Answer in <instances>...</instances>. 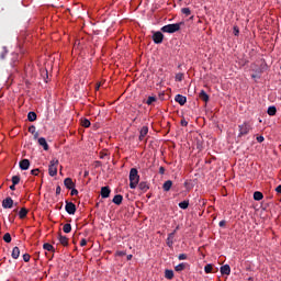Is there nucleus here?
I'll return each mask as SVG.
<instances>
[{
	"label": "nucleus",
	"mask_w": 281,
	"mask_h": 281,
	"mask_svg": "<svg viewBox=\"0 0 281 281\" xmlns=\"http://www.w3.org/2000/svg\"><path fill=\"white\" fill-rule=\"evenodd\" d=\"M139 184V172L136 168H132L130 170V188L131 190H135Z\"/></svg>",
	"instance_id": "obj_1"
},
{
	"label": "nucleus",
	"mask_w": 281,
	"mask_h": 281,
	"mask_svg": "<svg viewBox=\"0 0 281 281\" xmlns=\"http://www.w3.org/2000/svg\"><path fill=\"white\" fill-rule=\"evenodd\" d=\"M181 25H183V22L167 24L161 27V32H165L167 34H175V32H179V30H181Z\"/></svg>",
	"instance_id": "obj_2"
},
{
	"label": "nucleus",
	"mask_w": 281,
	"mask_h": 281,
	"mask_svg": "<svg viewBox=\"0 0 281 281\" xmlns=\"http://www.w3.org/2000/svg\"><path fill=\"white\" fill-rule=\"evenodd\" d=\"M48 175L49 177H56V175H58V159L54 158L50 160L48 166Z\"/></svg>",
	"instance_id": "obj_3"
},
{
	"label": "nucleus",
	"mask_w": 281,
	"mask_h": 281,
	"mask_svg": "<svg viewBox=\"0 0 281 281\" xmlns=\"http://www.w3.org/2000/svg\"><path fill=\"white\" fill-rule=\"evenodd\" d=\"M238 130H239L238 137L249 135V132L251 131V124H249V122H244L243 124L238 125Z\"/></svg>",
	"instance_id": "obj_4"
},
{
	"label": "nucleus",
	"mask_w": 281,
	"mask_h": 281,
	"mask_svg": "<svg viewBox=\"0 0 281 281\" xmlns=\"http://www.w3.org/2000/svg\"><path fill=\"white\" fill-rule=\"evenodd\" d=\"M13 206H14V200H12V198L8 196L2 201L3 210H12Z\"/></svg>",
	"instance_id": "obj_5"
},
{
	"label": "nucleus",
	"mask_w": 281,
	"mask_h": 281,
	"mask_svg": "<svg viewBox=\"0 0 281 281\" xmlns=\"http://www.w3.org/2000/svg\"><path fill=\"white\" fill-rule=\"evenodd\" d=\"M153 41L156 45H161L164 43V33L162 32H155L153 35Z\"/></svg>",
	"instance_id": "obj_6"
},
{
	"label": "nucleus",
	"mask_w": 281,
	"mask_h": 281,
	"mask_svg": "<svg viewBox=\"0 0 281 281\" xmlns=\"http://www.w3.org/2000/svg\"><path fill=\"white\" fill-rule=\"evenodd\" d=\"M65 210L67 214L74 215L76 214V204H74V202L66 201Z\"/></svg>",
	"instance_id": "obj_7"
},
{
	"label": "nucleus",
	"mask_w": 281,
	"mask_h": 281,
	"mask_svg": "<svg viewBox=\"0 0 281 281\" xmlns=\"http://www.w3.org/2000/svg\"><path fill=\"white\" fill-rule=\"evenodd\" d=\"M64 186L67 188V190H74L76 188V183H74V180L71 178H66L64 180Z\"/></svg>",
	"instance_id": "obj_8"
},
{
	"label": "nucleus",
	"mask_w": 281,
	"mask_h": 281,
	"mask_svg": "<svg viewBox=\"0 0 281 281\" xmlns=\"http://www.w3.org/2000/svg\"><path fill=\"white\" fill-rule=\"evenodd\" d=\"M147 135H148V126H143L140 128L139 136H138L139 142H144Z\"/></svg>",
	"instance_id": "obj_9"
},
{
	"label": "nucleus",
	"mask_w": 281,
	"mask_h": 281,
	"mask_svg": "<svg viewBox=\"0 0 281 281\" xmlns=\"http://www.w3.org/2000/svg\"><path fill=\"white\" fill-rule=\"evenodd\" d=\"M176 102H178V104H180V106H183L186 104V102H188V98H186L182 94H177L175 97Z\"/></svg>",
	"instance_id": "obj_10"
},
{
	"label": "nucleus",
	"mask_w": 281,
	"mask_h": 281,
	"mask_svg": "<svg viewBox=\"0 0 281 281\" xmlns=\"http://www.w3.org/2000/svg\"><path fill=\"white\" fill-rule=\"evenodd\" d=\"M101 196L102 199H109V196H111V189L109 187H102Z\"/></svg>",
	"instance_id": "obj_11"
},
{
	"label": "nucleus",
	"mask_w": 281,
	"mask_h": 281,
	"mask_svg": "<svg viewBox=\"0 0 281 281\" xmlns=\"http://www.w3.org/2000/svg\"><path fill=\"white\" fill-rule=\"evenodd\" d=\"M166 243H167V246H169V248L172 249V246L175 245V232L168 234Z\"/></svg>",
	"instance_id": "obj_12"
},
{
	"label": "nucleus",
	"mask_w": 281,
	"mask_h": 281,
	"mask_svg": "<svg viewBox=\"0 0 281 281\" xmlns=\"http://www.w3.org/2000/svg\"><path fill=\"white\" fill-rule=\"evenodd\" d=\"M220 271L222 276H229V273H232V268L229 267V265H224L221 267Z\"/></svg>",
	"instance_id": "obj_13"
},
{
	"label": "nucleus",
	"mask_w": 281,
	"mask_h": 281,
	"mask_svg": "<svg viewBox=\"0 0 281 281\" xmlns=\"http://www.w3.org/2000/svg\"><path fill=\"white\" fill-rule=\"evenodd\" d=\"M199 98L200 100H202V102H210V95L207 94V92H205V90L200 91Z\"/></svg>",
	"instance_id": "obj_14"
},
{
	"label": "nucleus",
	"mask_w": 281,
	"mask_h": 281,
	"mask_svg": "<svg viewBox=\"0 0 281 281\" xmlns=\"http://www.w3.org/2000/svg\"><path fill=\"white\" fill-rule=\"evenodd\" d=\"M21 256V249L19 247H13L11 257L13 258V260H19V257Z\"/></svg>",
	"instance_id": "obj_15"
},
{
	"label": "nucleus",
	"mask_w": 281,
	"mask_h": 281,
	"mask_svg": "<svg viewBox=\"0 0 281 281\" xmlns=\"http://www.w3.org/2000/svg\"><path fill=\"white\" fill-rule=\"evenodd\" d=\"M38 144L44 148V150H49V145L47 144V139L45 137L38 138Z\"/></svg>",
	"instance_id": "obj_16"
},
{
	"label": "nucleus",
	"mask_w": 281,
	"mask_h": 281,
	"mask_svg": "<svg viewBox=\"0 0 281 281\" xmlns=\"http://www.w3.org/2000/svg\"><path fill=\"white\" fill-rule=\"evenodd\" d=\"M171 188H172V180H167L164 182L162 184L164 192H170Z\"/></svg>",
	"instance_id": "obj_17"
},
{
	"label": "nucleus",
	"mask_w": 281,
	"mask_h": 281,
	"mask_svg": "<svg viewBox=\"0 0 281 281\" xmlns=\"http://www.w3.org/2000/svg\"><path fill=\"white\" fill-rule=\"evenodd\" d=\"M20 168L22 170H29L30 169V160L29 159H22L20 161Z\"/></svg>",
	"instance_id": "obj_18"
},
{
	"label": "nucleus",
	"mask_w": 281,
	"mask_h": 281,
	"mask_svg": "<svg viewBox=\"0 0 281 281\" xmlns=\"http://www.w3.org/2000/svg\"><path fill=\"white\" fill-rule=\"evenodd\" d=\"M138 189L142 192H148V190H150V187L148 186V182L142 181L140 183H138Z\"/></svg>",
	"instance_id": "obj_19"
},
{
	"label": "nucleus",
	"mask_w": 281,
	"mask_h": 281,
	"mask_svg": "<svg viewBox=\"0 0 281 281\" xmlns=\"http://www.w3.org/2000/svg\"><path fill=\"white\" fill-rule=\"evenodd\" d=\"M122 201H124V196H122V194H116L114 195L112 202L115 204V205H122Z\"/></svg>",
	"instance_id": "obj_20"
},
{
	"label": "nucleus",
	"mask_w": 281,
	"mask_h": 281,
	"mask_svg": "<svg viewBox=\"0 0 281 281\" xmlns=\"http://www.w3.org/2000/svg\"><path fill=\"white\" fill-rule=\"evenodd\" d=\"M58 240L64 247H67L69 245V238H67V236L59 235Z\"/></svg>",
	"instance_id": "obj_21"
},
{
	"label": "nucleus",
	"mask_w": 281,
	"mask_h": 281,
	"mask_svg": "<svg viewBox=\"0 0 281 281\" xmlns=\"http://www.w3.org/2000/svg\"><path fill=\"white\" fill-rule=\"evenodd\" d=\"M186 267H188V263L186 262L179 263L178 266L175 267V271L179 273L181 271H184Z\"/></svg>",
	"instance_id": "obj_22"
},
{
	"label": "nucleus",
	"mask_w": 281,
	"mask_h": 281,
	"mask_svg": "<svg viewBox=\"0 0 281 281\" xmlns=\"http://www.w3.org/2000/svg\"><path fill=\"white\" fill-rule=\"evenodd\" d=\"M268 115H276L278 113V109L276 108V105H271L268 108V111H267Z\"/></svg>",
	"instance_id": "obj_23"
},
{
	"label": "nucleus",
	"mask_w": 281,
	"mask_h": 281,
	"mask_svg": "<svg viewBox=\"0 0 281 281\" xmlns=\"http://www.w3.org/2000/svg\"><path fill=\"white\" fill-rule=\"evenodd\" d=\"M262 199H265V195L262 194V192L256 191V192L254 193V200H255V201H262Z\"/></svg>",
	"instance_id": "obj_24"
},
{
	"label": "nucleus",
	"mask_w": 281,
	"mask_h": 281,
	"mask_svg": "<svg viewBox=\"0 0 281 281\" xmlns=\"http://www.w3.org/2000/svg\"><path fill=\"white\" fill-rule=\"evenodd\" d=\"M178 205L181 210H188V207L190 206V201L184 200V201L180 202Z\"/></svg>",
	"instance_id": "obj_25"
},
{
	"label": "nucleus",
	"mask_w": 281,
	"mask_h": 281,
	"mask_svg": "<svg viewBox=\"0 0 281 281\" xmlns=\"http://www.w3.org/2000/svg\"><path fill=\"white\" fill-rule=\"evenodd\" d=\"M165 278L167 280H172V278H175V271H172V270H165Z\"/></svg>",
	"instance_id": "obj_26"
},
{
	"label": "nucleus",
	"mask_w": 281,
	"mask_h": 281,
	"mask_svg": "<svg viewBox=\"0 0 281 281\" xmlns=\"http://www.w3.org/2000/svg\"><path fill=\"white\" fill-rule=\"evenodd\" d=\"M36 117H37L36 112H29L27 114L29 122H36Z\"/></svg>",
	"instance_id": "obj_27"
},
{
	"label": "nucleus",
	"mask_w": 281,
	"mask_h": 281,
	"mask_svg": "<svg viewBox=\"0 0 281 281\" xmlns=\"http://www.w3.org/2000/svg\"><path fill=\"white\" fill-rule=\"evenodd\" d=\"M43 249H45V251H56V249H54V246L49 243L44 244Z\"/></svg>",
	"instance_id": "obj_28"
},
{
	"label": "nucleus",
	"mask_w": 281,
	"mask_h": 281,
	"mask_svg": "<svg viewBox=\"0 0 281 281\" xmlns=\"http://www.w3.org/2000/svg\"><path fill=\"white\" fill-rule=\"evenodd\" d=\"M11 181L13 186H19V183H21V176H13Z\"/></svg>",
	"instance_id": "obj_29"
},
{
	"label": "nucleus",
	"mask_w": 281,
	"mask_h": 281,
	"mask_svg": "<svg viewBox=\"0 0 281 281\" xmlns=\"http://www.w3.org/2000/svg\"><path fill=\"white\" fill-rule=\"evenodd\" d=\"M19 216H20V218H25L26 216H27V209H25V207H22L21 210H20V212H19Z\"/></svg>",
	"instance_id": "obj_30"
},
{
	"label": "nucleus",
	"mask_w": 281,
	"mask_h": 281,
	"mask_svg": "<svg viewBox=\"0 0 281 281\" xmlns=\"http://www.w3.org/2000/svg\"><path fill=\"white\" fill-rule=\"evenodd\" d=\"M63 232L65 234H70L71 233V224H65L63 227Z\"/></svg>",
	"instance_id": "obj_31"
},
{
	"label": "nucleus",
	"mask_w": 281,
	"mask_h": 281,
	"mask_svg": "<svg viewBox=\"0 0 281 281\" xmlns=\"http://www.w3.org/2000/svg\"><path fill=\"white\" fill-rule=\"evenodd\" d=\"M81 125L85 127V128H89V126H91V121H89L88 119H83L81 121Z\"/></svg>",
	"instance_id": "obj_32"
},
{
	"label": "nucleus",
	"mask_w": 281,
	"mask_h": 281,
	"mask_svg": "<svg viewBox=\"0 0 281 281\" xmlns=\"http://www.w3.org/2000/svg\"><path fill=\"white\" fill-rule=\"evenodd\" d=\"M3 240L4 243H12V235H10V233H5L3 235Z\"/></svg>",
	"instance_id": "obj_33"
},
{
	"label": "nucleus",
	"mask_w": 281,
	"mask_h": 281,
	"mask_svg": "<svg viewBox=\"0 0 281 281\" xmlns=\"http://www.w3.org/2000/svg\"><path fill=\"white\" fill-rule=\"evenodd\" d=\"M181 12L182 14H186V16H190V14H192V11L190 10V8H182Z\"/></svg>",
	"instance_id": "obj_34"
},
{
	"label": "nucleus",
	"mask_w": 281,
	"mask_h": 281,
	"mask_svg": "<svg viewBox=\"0 0 281 281\" xmlns=\"http://www.w3.org/2000/svg\"><path fill=\"white\" fill-rule=\"evenodd\" d=\"M153 102H157V97H148L146 104H148V106H150V104H153Z\"/></svg>",
	"instance_id": "obj_35"
},
{
	"label": "nucleus",
	"mask_w": 281,
	"mask_h": 281,
	"mask_svg": "<svg viewBox=\"0 0 281 281\" xmlns=\"http://www.w3.org/2000/svg\"><path fill=\"white\" fill-rule=\"evenodd\" d=\"M212 269H213L212 263H207V265L204 267L205 273H212Z\"/></svg>",
	"instance_id": "obj_36"
},
{
	"label": "nucleus",
	"mask_w": 281,
	"mask_h": 281,
	"mask_svg": "<svg viewBox=\"0 0 281 281\" xmlns=\"http://www.w3.org/2000/svg\"><path fill=\"white\" fill-rule=\"evenodd\" d=\"M183 80V72H178L177 75H176V81L177 82H181Z\"/></svg>",
	"instance_id": "obj_37"
},
{
	"label": "nucleus",
	"mask_w": 281,
	"mask_h": 281,
	"mask_svg": "<svg viewBox=\"0 0 281 281\" xmlns=\"http://www.w3.org/2000/svg\"><path fill=\"white\" fill-rule=\"evenodd\" d=\"M233 34L234 36H238L240 34V30L238 29V26L233 27Z\"/></svg>",
	"instance_id": "obj_38"
},
{
	"label": "nucleus",
	"mask_w": 281,
	"mask_h": 281,
	"mask_svg": "<svg viewBox=\"0 0 281 281\" xmlns=\"http://www.w3.org/2000/svg\"><path fill=\"white\" fill-rule=\"evenodd\" d=\"M29 133H31L32 135H34V133H36V126L31 125V126L29 127Z\"/></svg>",
	"instance_id": "obj_39"
},
{
	"label": "nucleus",
	"mask_w": 281,
	"mask_h": 281,
	"mask_svg": "<svg viewBox=\"0 0 281 281\" xmlns=\"http://www.w3.org/2000/svg\"><path fill=\"white\" fill-rule=\"evenodd\" d=\"M41 172L40 169H33L31 170V175H33L34 177H38V173Z\"/></svg>",
	"instance_id": "obj_40"
},
{
	"label": "nucleus",
	"mask_w": 281,
	"mask_h": 281,
	"mask_svg": "<svg viewBox=\"0 0 281 281\" xmlns=\"http://www.w3.org/2000/svg\"><path fill=\"white\" fill-rule=\"evenodd\" d=\"M71 191H70V195L71 196H78V191H77V189L76 188H72V189H70Z\"/></svg>",
	"instance_id": "obj_41"
},
{
	"label": "nucleus",
	"mask_w": 281,
	"mask_h": 281,
	"mask_svg": "<svg viewBox=\"0 0 281 281\" xmlns=\"http://www.w3.org/2000/svg\"><path fill=\"white\" fill-rule=\"evenodd\" d=\"M178 259H179V260H188V255H186V254H180V255L178 256Z\"/></svg>",
	"instance_id": "obj_42"
},
{
	"label": "nucleus",
	"mask_w": 281,
	"mask_h": 281,
	"mask_svg": "<svg viewBox=\"0 0 281 281\" xmlns=\"http://www.w3.org/2000/svg\"><path fill=\"white\" fill-rule=\"evenodd\" d=\"M5 54H8V50H5V48H3L2 52L0 53L1 60H3V58H5Z\"/></svg>",
	"instance_id": "obj_43"
},
{
	"label": "nucleus",
	"mask_w": 281,
	"mask_h": 281,
	"mask_svg": "<svg viewBox=\"0 0 281 281\" xmlns=\"http://www.w3.org/2000/svg\"><path fill=\"white\" fill-rule=\"evenodd\" d=\"M30 258H31L30 254H24L23 255L24 262H30Z\"/></svg>",
	"instance_id": "obj_44"
},
{
	"label": "nucleus",
	"mask_w": 281,
	"mask_h": 281,
	"mask_svg": "<svg viewBox=\"0 0 281 281\" xmlns=\"http://www.w3.org/2000/svg\"><path fill=\"white\" fill-rule=\"evenodd\" d=\"M257 142L262 144V142H265V136H257Z\"/></svg>",
	"instance_id": "obj_45"
},
{
	"label": "nucleus",
	"mask_w": 281,
	"mask_h": 281,
	"mask_svg": "<svg viewBox=\"0 0 281 281\" xmlns=\"http://www.w3.org/2000/svg\"><path fill=\"white\" fill-rule=\"evenodd\" d=\"M225 225H227V222L225 220H222L220 223H218V226L220 227H225Z\"/></svg>",
	"instance_id": "obj_46"
},
{
	"label": "nucleus",
	"mask_w": 281,
	"mask_h": 281,
	"mask_svg": "<svg viewBox=\"0 0 281 281\" xmlns=\"http://www.w3.org/2000/svg\"><path fill=\"white\" fill-rule=\"evenodd\" d=\"M159 175H166V168L159 167Z\"/></svg>",
	"instance_id": "obj_47"
},
{
	"label": "nucleus",
	"mask_w": 281,
	"mask_h": 281,
	"mask_svg": "<svg viewBox=\"0 0 281 281\" xmlns=\"http://www.w3.org/2000/svg\"><path fill=\"white\" fill-rule=\"evenodd\" d=\"M86 245H87V239H81L80 240V247H86Z\"/></svg>",
	"instance_id": "obj_48"
},
{
	"label": "nucleus",
	"mask_w": 281,
	"mask_h": 281,
	"mask_svg": "<svg viewBox=\"0 0 281 281\" xmlns=\"http://www.w3.org/2000/svg\"><path fill=\"white\" fill-rule=\"evenodd\" d=\"M180 124L181 126H188V121H186V119H182Z\"/></svg>",
	"instance_id": "obj_49"
},
{
	"label": "nucleus",
	"mask_w": 281,
	"mask_h": 281,
	"mask_svg": "<svg viewBox=\"0 0 281 281\" xmlns=\"http://www.w3.org/2000/svg\"><path fill=\"white\" fill-rule=\"evenodd\" d=\"M116 256H120V257L126 256V251H117V252H116Z\"/></svg>",
	"instance_id": "obj_50"
},
{
	"label": "nucleus",
	"mask_w": 281,
	"mask_h": 281,
	"mask_svg": "<svg viewBox=\"0 0 281 281\" xmlns=\"http://www.w3.org/2000/svg\"><path fill=\"white\" fill-rule=\"evenodd\" d=\"M276 192H278V194H281V184H279V186L276 188Z\"/></svg>",
	"instance_id": "obj_51"
},
{
	"label": "nucleus",
	"mask_w": 281,
	"mask_h": 281,
	"mask_svg": "<svg viewBox=\"0 0 281 281\" xmlns=\"http://www.w3.org/2000/svg\"><path fill=\"white\" fill-rule=\"evenodd\" d=\"M60 192H61L60 186H57L56 187V194H60Z\"/></svg>",
	"instance_id": "obj_52"
},
{
	"label": "nucleus",
	"mask_w": 281,
	"mask_h": 281,
	"mask_svg": "<svg viewBox=\"0 0 281 281\" xmlns=\"http://www.w3.org/2000/svg\"><path fill=\"white\" fill-rule=\"evenodd\" d=\"M10 190H12V191L16 190V184L12 183V186H10Z\"/></svg>",
	"instance_id": "obj_53"
},
{
	"label": "nucleus",
	"mask_w": 281,
	"mask_h": 281,
	"mask_svg": "<svg viewBox=\"0 0 281 281\" xmlns=\"http://www.w3.org/2000/svg\"><path fill=\"white\" fill-rule=\"evenodd\" d=\"M33 135H34V139H38V132H35Z\"/></svg>",
	"instance_id": "obj_54"
},
{
	"label": "nucleus",
	"mask_w": 281,
	"mask_h": 281,
	"mask_svg": "<svg viewBox=\"0 0 281 281\" xmlns=\"http://www.w3.org/2000/svg\"><path fill=\"white\" fill-rule=\"evenodd\" d=\"M127 260H133V255H127Z\"/></svg>",
	"instance_id": "obj_55"
},
{
	"label": "nucleus",
	"mask_w": 281,
	"mask_h": 281,
	"mask_svg": "<svg viewBox=\"0 0 281 281\" xmlns=\"http://www.w3.org/2000/svg\"><path fill=\"white\" fill-rule=\"evenodd\" d=\"M83 177H89V171H85Z\"/></svg>",
	"instance_id": "obj_56"
},
{
	"label": "nucleus",
	"mask_w": 281,
	"mask_h": 281,
	"mask_svg": "<svg viewBox=\"0 0 281 281\" xmlns=\"http://www.w3.org/2000/svg\"><path fill=\"white\" fill-rule=\"evenodd\" d=\"M178 229H179V226H177L176 229L173 231L175 235L177 234Z\"/></svg>",
	"instance_id": "obj_57"
},
{
	"label": "nucleus",
	"mask_w": 281,
	"mask_h": 281,
	"mask_svg": "<svg viewBox=\"0 0 281 281\" xmlns=\"http://www.w3.org/2000/svg\"><path fill=\"white\" fill-rule=\"evenodd\" d=\"M97 89H100V85L97 86Z\"/></svg>",
	"instance_id": "obj_58"
},
{
	"label": "nucleus",
	"mask_w": 281,
	"mask_h": 281,
	"mask_svg": "<svg viewBox=\"0 0 281 281\" xmlns=\"http://www.w3.org/2000/svg\"><path fill=\"white\" fill-rule=\"evenodd\" d=\"M101 159H104V155L101 156Z\"/></svg>",
	"instance_id": "obj_59"
}]
</instances>
